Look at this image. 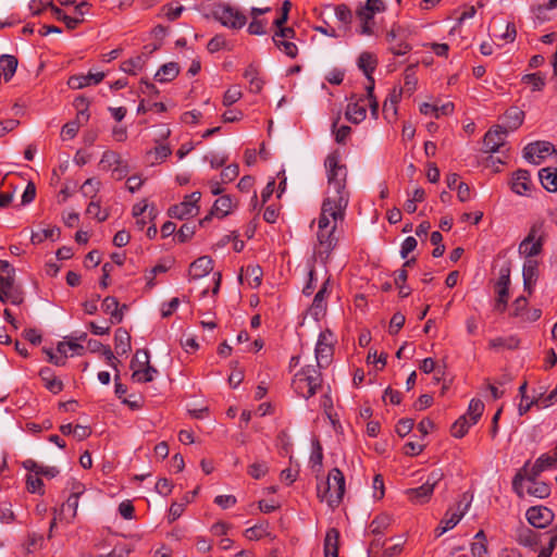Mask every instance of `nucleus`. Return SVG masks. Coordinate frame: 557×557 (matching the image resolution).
<instances>
[{"label":"nucleus","instance_id":"obj_18","mask_svg":"<svg viewBox=\"0 0 557 557\" xmlns=\"http://www.w3.org/2000/svg\"><path fill=\"white\" fill-rule=\"evenodd\" d=\"M336 227L337 223L333 222L331 227L318 228L317 238L320 246V253L330 255V252L336 247L337 239L334 236Z\"/></svg>","mask_w":557,"mask_h":557},{"label":"nucleus","instance_id":"obj_41","mask_svg":"<svg viewBox=\"0 0 557 557\" xmlns=\"http://www.w3.org/2000/svg\"><path fill=\"white\" fill-rule=\"evenodd\" d=\"M471 421L467 418V416H461L453 425L450 429L451 435L457 438L463 437L470 425H472Z\"/></svg>","mask_w":557,"mask_h":557},{"label":"nucleus","instance_id":"obj_9","mask_svg":"<svg viewBox=\"0 0 557 557\" xmlns=\"http://www.w3.org/2000/svg\"><path fill=\"white\" fill-rule=\"evenodd\" d=\"M200 198L201 194L199 191L187 195L181 203L170 207L168 211L169 216L183 220L197 214L199 211L197 203Z\"/></svg>","mask_w":557,"mask_h":557},{"label":"nucleus","instance_id":"obj_60","mask_svg":"<svg viewBox=\"0 0 557 557\" xmlns=\"http://www.w3.org/2000/svg\"><path fill=\"white\" fill-rule=\"evenodd\" d=\"M100 182L96 178H88L85 181V183L82 186V193L86 197L94 198L96 193L98 191Z\"/></svg>","mask_w":557,"mask_h":557},{"label":"nucleus","instance_id":"obj_31","mask_svg":"<svg viewBox=\"0 0 557 557\" xmlns=\"http://www.w3.org/2000/svg\"><path fill=\"white\" fill-rule=\"evenodd\" d=\"M377 64L376 58L370 52H362L358 58V67L364 73L368 81H372V73Z\"/></svg>","mask_w":557,"mask_h":557},{"label":"nucleus","instance_id":"obj_6","mask_svg":"<svg viewBox=\"0 0 557 557\" xmlns=\"http://www.w3.org/2000/svg\"><path fill=\"white\" fill-rule=\"evenodd\" d=\"M347 205L342 203L341 200L334 201L331 199H323L321 206L320 216L318 219V228L331 227L333 222L343 221L346 214Z\"/></svg>","mask_w":557,"mask_h":557},{"label":"nucleus","instance_id":"obj_24","mask_svg":"<svg viewBox=\"0 0 557 557\" xmlns=\"http://www.w3.org/2000/svg\"><path fill=\"white\" fill-rule=\"evenodd\" d=\"M509 286L510 265L509 263H506L499 269V276L495 284L497 296L500 297V302H504V298H509Z\"/></svg>","mask_w":557,"mask_h":557},{"label":"nucleus","instance_id":"obj_48","mask_svg":"<svg viewBox=\"0 0 557 557\" xmlns=\"http://www.w3.org/2000/svg\"><path fill=\"white\" fill-rule=\"evenodd\" d=\"M484 411V404L480 399H472L469 404L467 418L469 417L471 423L475 424Z\"/></svg>","mask_w":557,"mask_h":557},{"label":"nucleus","instance_id":"obj_58","mask_svg":"<svg viewBox=\"0 0 557 557\" xmlns=\"http://www.w3.org/2000/svg\"><path fill=\"white\" fill-rule=\"evenodd\" d=\"M246 275L251 278L250 285L258 287L261 284L262 269L259 265H249L246 269Z\"/></svg>","mask_w":557,"mask_h":557},{"label":"nucleus","instance_id":"obj_15","mask_svg":"<svg viewBox=\"0 0 557 557\" xmlns=\"http://www.w3.org/2000/svg\"><path fill=\"white\" fill-rule=\"evenodd\" d=\"M404 30L400 27H393L386 34V40L389 44L388 50L394 55H404L411 50V46L405 40Z\"/></svg>","mask_w":557,"mask_h":557},{"label":"nucleus","instance_id":"obj_38","mask_svg":"<svg viewBox=\"0 0 557 557\" xmlns=\"http://www.w3.org/2000/svg\"><path fill=\"white\" fill-rule=\"evenodd\" d=\"M527 493L537 498H545L550 494V487L545 482L535 481L529 483V486L527 487Z\"/></svg>","mask_w":557,"mask_h":557},{"label":"nucleus","instance_id":"obj_1","mask_svg":"<svg viewBox=\"0 0 557 557\" xmlns=\"http://www.w3.org/2000/svg\"><path fill=\"white\" fill-rule=\"evenodd\" d=\"M327 176V188L325 198L334 201L341 200L342 203H349L350 194L347 188V168L341 163V157L337 151L330 153L324 161Z\"/></svg>","mask_w":557,"mask_h":557},{"label":"nucleus","instance_id":"obj_36","mask_svg":"<svg viewBox=\"0 0 557 557\" xmlns=\"http://www.w3.org/2000/svg\"><path fill=\"white\" fill-rule=\"evenodd\" d=\"M392 523L391 516L386 513H381L376 516L370 523L369 529L370 532L374 535H382L388 529Z\"/></svg>","mask_w":557,"mask_h":557},{"label":"nucleus","instance_id":"obj_2","mask_svg":"<svg viewBox=\"0 0 557 557\" xmlns=\"http://www.w3.org/2000/svg\"><path fill=\"white\" fill-rule=\"evenodd\" d=\"M345 494V476L338 468H333L327 475L326 481L321 482L317 486V495L321 502L335 508L337 507Z\"/></svg>","mask_w":557,"mask_h":557},{"label":"nucleus","instance_id":"obj_45","mask_svg":"<svg viewBox=\"0 0 557 557\" xmlns=\"http://www.w3.org/2000/svg\"><path fill=\"white\" fill-rule=\"evenodd\" d=\"M51 12L57 20L64 22L69 29H75L83 22L81 18L66 15L60 8L55 5L52 7Z\"/></svg>","mask_w":557,"mask_h":557},{"label":"nucleus","instance_id":"obj_10","mask_svg":"<svg viewBox=\"0 0 557 557\" xmlns=\"http://www.w3.org/2000/svg\"><path fill=\"white\" fill-rule=\"evenodd\" d=\"M333 351V334L329 330L321 332L315 346L317 367L326 368L332 361Z\"/></svg>","mask_w":557,"mask_h":557},{"label":"nucleus","instance_id":"obj_51","mask_svg":"<svg viewBox=\"0 0 557 557\" xmlns=\"http://www.w3.org/2000/svg\"><path fill=\"white\" fill-rule=\"evenodd\" d=\"M269 471V467L265 461H256L248 467V474L258 480L264 476Z\"/></svg>","mask_w":557,"mask_h":557},{"label":"nucleus","instance_id":"obj_59","mask_svg":"<svg viewBox=\"0 0 557 557\" xmlns=\"http://www.w3.org/2000/svg\"><path fill=\"white\" fill-rule=\"evenodd\" d=\"M335 15L338 21L348 25L351 23L352 13L351 10L346 4H339L335 8Z\"/></svg>","mask_w":557,"mask_h":557},{"label":"nucleus","instance_id":"obj_25","mask_svg":"<svg viewBox=\"0 0 557 557\" xmlns=\"http://www.w3.org/2000/svg\"><path fill=\"white\" fill-rule=\"evenodd\" d=\"M363 102L364 100L360 99V101L350 102L347 104L345 115L348 121L358 124L366 119L367 109Z\"/></svg>","mask_w":557,"mask_h":557},{"label":"nucleus","instance_id":"obj_50","mask_svg":"<svg viewBox=\"0 0 557 557\" xmlns=\"http://www.w3.org/2000/svg\"><path fill=\"white\" fill-rule=\"evenodd\" d=\"M268 534V524H256L245 531L246 539L250 541L260 540Z\"/></svg>","mask_w":557,"mask_h":557},{"label":"nucleus","instance_id":"obj_55","mask_svg":"<svg viewBox=\"0 0 557 557\" xmlns=\"http://www.w3.org/2000/svg\"><path fill=\"white\" fill-rule=\"evenodd\" d=\"M196 225L194 223H184L178 230L176 237L180 243L189 240L195 234Z\"/></svg>","mask_w":557,"mask_h":557},{"label":"nucleus","instance_id":"obj_40","mask_svg":"<svg viewBox=\"0 0 557 557\" xmlns=\"http://www.w3.org/2000/svg\"><path fill=\"white\" fill-rule=\"evenodd\" d=\"M61 231L59 227H49L45 228L41 232H36L32 234V243L33 244H40L45 239H57L60 237Z\"/></svg>","mask_w":557,"mask_h":557},{"label":"nucleus","instance_id":"obj_32","mask_svg":"<svg viewBox=\"0 0 557 557\" xmlns=\"http://www.w3.org/2000/svg\"><path fill=\"white\" fill-rule=\"evenodd\" d=\"M543 187L548 191H557V168H544L539 172Z\"/></svg>","mask_w":557,"mask_h":557},{"label":"nucleus","instance_id":"obj_62","mask_svg":"<svg viewBox=\"0 0 557 557\" xmlns=\"http://www.w3.org/2000/svg\"><path fill=\"white\" fill-rule=\"evenodd\" d=\"M52 0H32L29 3V10L34 15L40 14L44 9L50 8L52 10L53 7Z\"/></svg>","mask_w":557,"mask_h":557},{"label":"nucleus","instance_id":"obj_19","mask_svg":"<svg viewBox=\"0 0 557 557\" xmlns=\"http://www.w3.org/2000/svg\"><path fill=\"white\" fill-rule=\"evenodd\" d=\"M102 310L104 313L110 315V321L112 324H117L123 321L124 310H127L126 305L120 306L117 299L112 296H108L102 301Z\"/></svg>","mask_w":557,"mask_h":557},{"label":"nucleus","instance_id":"obj_63","mask_svg":"<svg viewBox=\"0 0 557 557\" xmlns=\"http://www.w3.org/2000/svg\"><path fill=\"white\" fill-rule=\"evenodd\" d=\"M265 26V20L252 18L248 25V32L251 35H264L267 33Z\"/></svg>","mask_w":557,"mask_h":557},{"label":"nucleus","instance_id":"obj_23","mask_svg":"<svg viewBox=\"0 0 557 557\" xmlns=\"http://www.w3.org/2000/svg\"><path fill=\"white\" fill-rule=\"evenodd\" d=\"M103 72H98L96 74L89 73L87 75H73L69 78L67 85L72 89H81L90 85H97L104 78Z\"/></svg>","mask_w":557,"mask_h":557},{"label":"nucleus","instance_id":"obj_42","mask_svg":"<svg viewBox=\"0 0 557 557\" xmlns=\"http://www.w3.org/2000/svg\"><path fill=\"white\" fill-rule=\"evenodd\" d=\"M517 541L523 546H533L537 544V534L527 527H522L518 530Z\"/></svg>","mask_w":557,"mask_h":557},{"label":"nucleus","instance_id":"obj_64","mask_svg":"<svg viewBox=\"0 0 557 557\" xmlns=\"http://www.w3.org/2000/svg\"><path fill=\"white\" fill-rule=\"evenodd\" d=\"M414 425V422L412 419H401L398 421L397 425H396V433L404 437L406 436L407 434H409L412 430Z\"/></svg>","mask_w":557,"mask_h":557},{"label":"nucleus","instance_id":"obj_16","mask_svg":"<svg viewBox=\"0 0 557 557\" xmlns=\"http://www.w3.org/2000/svg\"><path fill=\"white\" fill-rule=\"evenodd\" d=\"M555 151L554 145L549 141H535L527 145L523 149V157L534 164H539L540 161L535 160V157L539 159H544L547 154Z\"/></svg>","mask_w":557,"mask_h":557},{"label":"nucleus","instance_id":"obj_30","mask_svg":"<svg viewBox=\"0 0 557 557\" xmlns=\"http://www.w3.org/2000/svg\"><path fill=\"white\" fill-rule=\"evenodd\" d=\"M17 59L11 54L0 57V72L5 82H9L16 72Z\"/></svg>","mask_w":557,"mask_h":557},{"label":"nucleus","instance_id":"obj_8","mask_svg":"<svg viewBox=\"0 0 557 557\" xmlns=\"http://www.w3.org/2000/svg\"><path fill=\"white\" fill-rule=\"evenodd\" d=\"M214 16L223 26L234 29L242 28L247 22L246 16L228 3L216 4Z\"/></svg>","mask_w":557,"mask_h":557},{"label":"nucleus","instance_id":"obj_26","mask_svg":"<svg viewBox=\"0 0 557 557\" xmlns=\"http://www.w3.org/2000/svg\"><path fill=\"white\" fill-rule=\"evenodd\" d=\"M39 376L45 383V387L53 394H58L63 389V383L55 377L51 368L45 367L40 370Z\"/></svg>","mask_w":557,"mask_h":557},{"label":"nucleus","instance_id":"obj_34","mask_svg":"<svg viewBox=\"0 0 557 557\" xmlns=\"http://www.w3.org/2000/svg\"><path fill=\"white\" fill-rule=\"evenodd\" d=\"M244 77L248 81L251 92L258 94L262 90L264 82L259 77V71L255 65L247 66Z\"/></svg>","mask_w":557,"mask_h":557},{"label":"nucleus","instance_id":"obj_61","mask_svg":"<svg viewBox=\"0 0 557 557\" xmlns=\"http://www.w3.org/2000/svg\"><path fill=\"white\" fill-rule=\"evenodd\" d=\"M111 171H112V177L116 181H121L127 176V174L129 172V168H128V164L124 160H121L117 164H115V166H113L111 169Z\"/></svg>","mask_w":557,"mask_h":557},{"label":"nucleus","instance_id":"obj_47","mask_svg":"<svg viewBox=\"0 0 557 557\" xmlns=\"http://www.w3.org/2000/svg\"><path fill=\"white\" fill-rule=\"evenodd\" d=\"M521 81L530 85L533 91L542 90L545 86V77L541 73L525 74L522 76Z\"/></svg>","mask_w":557,"mask_h":557},{"label":"nucleus","instance_id":"obj_28","mask_svg":"<svg viewBox=\"0 0 557 557\" xmlns=\"http://www.w3.org/2000/svg\"><path fill=\"white\" fill-rule=\"evenodd\" d=\"M329 280H326L323 285L321 286V288L319 289V292L315 294L314 298H313V301H312V306L310 308V312L311 314L315 318V319H319V317L324 312L325 310V295L327 293V285H329Z\"/></svg>","mask_w":557,"mask_h":557},{"label":"nucleus","instance_id":"obj_13","mask_svg":"<svg viewBox=\"0 0 557 557\" xmlns=\"http://www.w3.org/2000/svg\"><path fill=\"white\" fill-rule=\"evenodd\" d=\"M525 516L529 523L537 529L546 528L554 519V512L544 506L529 508Z\"/></svg>","mask_w":557,"mask_h":557},{"label":"nucleus","instance_id":"obj_57","mask_svg":"<svg viewBox=\"0 0 557 557\" xmlns=\"http://www.w3.org/2000/svg\"><path fill=\"white\" fill-rule=\"evenodd\" d=\"M150 364L149 363V354L147 350H137L133 357V360L131 361V369L137 370L136 367H146Z\"/></svg>","mask_w":557,"mask_h":557},{"label":"nucleus","instance_id":"obj_49","mask_svg":"<svg viewBox=\"0 0 557 557\" xmlns=\"http://www.w3.org/2000/svg\"><path fill=\"white\" fill-rule=\"evenodd\" d=\"M273 41H274L275 46L278 49L283 50L287 57H289L292 59L297 57L298 48L294 42L287 41L284 39H277L276 37H273Z\"/></svg>","mask_w":557,"mask_h":557},{"label":"nucleus","instance_id":"obj_14","mask_svg":"<svg viewBox=\"0 0 557 557\" xmlns=\"http://www.w3.org/2000/svg\"><path fill=\"white\" fill-rule=\"evenodd\" d=\"M507 128L502 125L493 126L483 138L485 152H496L505 144Z\"/></svg>","mask_w":557,"mask_h":557},{"label":"nucleus","instance_id":"obj_17","mask_svg":"<svg viewBox=\"0 0 557 557\" xmlns=\"http://www.w3.org/2000/svg\"><path fill=\"white\" fill-rule=\"evenodd\" d=\"M235 206L236 205L230 195H222L214 201L211 212L199 221V225H205V223L209 222L211 220V215H216L218 218L226 216L232 212Z\"/></svg>","mask_w":557,"mask_h":557},{"label":"nucleus","instance_id":"obj_21","mask_svg":"<svg viewBox=\"0 0 557 557\" xmlns=\"http://www.w3.org/2000/svg\"><path fill=\"white\" fill-rule=\"evenodd\" d=\"M212 270L213 260L209 256H202L189 265L188 275L190 280H198L209 274Z\"/></svg>","mask_w":557,"mask_h":557},{"label":"nucleus","instance_id":"obj_54","mask_svg":"<svg viewBox=\"0 0 557 557\" xmlns=\"http://www.w3.org/2000/svg\"><path fill=\"white\" fill-rule=\"evenodd\" d=\"M239 174L238 164H230L223 169L221 172V182L224 184L233 182Z\"/></svg>","mask_w":557,"mask_h":557},{"label":"nucleus","instance_id":"obj_27","mask_svg":"<svg viewBox=\"0 0 557 557\" xmlns=\"http://www.w3.org/2000/svg\"><path fill=\"white\" fill-rule=\"evenodd\" d=\"M339 532L332 528L327 531L324 540V557H338Z\"/></svg>","mask_w":557,"mask_h":557},{"label":"nucleus","instance_id":"obj_46","mask_svg":"<svg viewBox=\"0 0 557 557\" xmlns=\"http://www.w3.org/2000/svg\"><path fill=\"white\" fill-rule=\"evenodd\" d=\"M122 160L121 156L113 151L107 150L103 152L99 165L102 170H111L115 164H117Z\"/></svg>","mask_w":557,"mask_h":557},{"label":"nucleus","instance_id":"obj_35","mask_svg":"<svg viewBox=\"0 0 557 557\" xmlns=\"http://www.w3.org/2000/svg\"><path fill=\"white\" fill-rule=\"evenodd\" d=\"M504 117L506 120V127L515 131L522 125L524 112L518 107H511L505 112Z\"/></svg>","mask_w":557,"mask_h":557},{"label":"nucleus","instance_id":"obj_33","mask_svg":"<svg viewBox=\"0 0 557 557\" xmlns=\"http://www.w3.org/2000/svg\"><path fill=\"white\" fill-rule=\"evenodd\" d=\"M180 73V66L175 62L163 64L154 75V78L160 83H168L173 81Z\"/></svg>","mask_w":557,"mask_h":557},{"label":"nucleus","instance_id":"obj_11","mask_svg":"<svg viewBox=\"0 0 557 557\" xmlns=\"http://www.w3.org/2000/svg\"><path fill=\"white\" fill-rule=\"evenodd\" d=\"M0 301L18 305L23 301L22 293L15 285L14 275H0Z\"/></svg>","mask_w":557,"mask_h":557},{"label":"nucleus","instance_id":"obj_29","mask_svg":"<svg viewBox=\"0 0 557 557\" xmlns=\"http://www.w3.org/2000/svg\"><path fill=\"white\" fill-rule=\"evenodd\" d=\"M114 348H115V351H116L117 355H125L132 348V346H131V335L123 327H119L115 331V334H114Z\"/></svg>","mask_w":557,"mask_h":557},{"label":"nucleus","instance_id":"obj_43","mask_svg":"<svg viewBox=\"0 0 557 557\" xmlns=\"http://www.w3.org/2000/svg\"><path fill=\"white\" fill-rule=\"evenodd\" d=\"M535 462L543 471L555 468L557 465V446L550 453L541 455Z\"/></svg>","mask_w":557,"mask_h":557},{"label":"nucleus","instance_id":"obj_4","mask_svg":"<svg viewBox=\"0 0 557 557\" xmlns=\"http://www.w3.org/2000/svg\"><path fill=\"white\" fill-rule=\"evenodd\" d=\"M544 238V223H534L525 238L519 245V255L524 257L525 260H534L533 257L540 255L543 250Z\"/></svg>","mask_w":557,"mask_h":557},{"label":"nucleus","instance_id":"obj_3","mask_svg":"<svg viewBox=\"0 0 557 557\" xmlns=\"http://www.w3.org/2000/svg\"><path fill=\"white\" fill-rule=\"evenodd\" d=\"M319 369L314 366H306L295 374L292 384L299 396L309 399L321 387L322 375Z\"/></svg>","mask_w":557,"mask_h":557},{"label":"nucleus","instance_id":"obj_37","mask_svg":"<svg viewBox=\"0 0 557 557\" xmlns=\"http://www.w3.org/2000/svg\"><path fill=\"white\" fill-rule=\"evenodd\" d=\"M519 346V339L515 336L509 337H495L490 339L488 347L491 349H499V348H507V349H516Z\"/></svg>","mask_w":557,"mask_h":557},{"label":"nucleus","instance_id":"obj_52","mask_svg":"<svg viewBox=\"0 0 557 557\" xmlns=\"http://www.w3.org/2000/svg\"><path fill=\"white\" fill-rule=\"evenodd\" d=\"M243 94L238 86L230 87L223 96V106L230 107L242 98Z\"/></svg>","mask_w":557,"mask_h":557},{"label":"nucleus","instance_id":"obj_20","mask_svg":"<svg viewBox=\"0 0 557 557\" xmlns=\"http://www.w3.org/2000/svg\"><path fill=\"white\" fill-rule=\"evenodd\" d=\"M522 276L524 290L531 295L539 278V262L536 260H525Z\"/></svg>","mask_w":557,"mask_h":557},{"label":"nucleus","instance_id":"obj_5","mask_svg":"<svg viewBox=\"0 0 557 557\" xmlns=\"http://www.w3.org/2000/svg\"><path fill=\"white\" fill-rule=\"evenodd\" d=\"M472 502V495L469 493H463L461 495L460 502L457 505V510L451 512L450 509H448L444 516V518L441 520L438 527L435 529V536L440 537L447 531L454 529L459 521L462 519L465 513L469 510Z\"/></svg>","mask_w":557,"mask_h":557},{"label":"nucleus","instance_id":"obj_44","mask_svg":"<svg viewBox=\"0 0 557 557\" xmlns=\"http://www.w3.org/2000/svg\"><path fill=\"white\" fill-rule=\"evenodd\" d=\"M157 369L150 364L146 366L143 370H134L132 373V380L139 383L151 382L153 374L157 373Z\"/></svg>","mask_w":557,"mask_h":557},{"label":"nucleus","instance_id":"obj_53","mask_svg":"<svg viewBox=\"0 0 557 557\" xmlns=\"http://www.w3.org/2000/svg\"><path fill=\"white\" fill-rule=\"evenodd\" d=\"M86 213L90 216L96 218L99 222H103L108 219L109 213L102 212L99 201H90L86 209Z\"/></svg>","mask_w":557,"mask_h":557},{"label":"nucleus","instance_id":"obj_22","mask_svg":"<svg viewBox=\"0 0 557 557\" xmlns=\"http://www.w3.org/2000/svg\"><path fill=\"white\" fill-rule=\"evenodd\" d=\"M531 186L532 182L529 171L520 169L513 173L510 182V187L513 193L517 195H525L530 191Z\"/></svg>","mask_w":557,"mask_h":557},{"label":"nucleus","instance_id":"obj_56","mask_svg":"<svg viewBox=\"0 0 557 557\" xmlns=\"http://www.w3.org/2000/svg\"><path fill=\"white\" fill-rule=\"evenodd\" d=\"M26 487L29 493H39L41 495L45 493L44 482L39 475H28L26 480Z\"/></svg>","mask_w":557,"mask_h":557},{"label":"nucleus","instance_id":"obj_39","mask_svg":"<svg viewBox=\"0 0 557 557\" xmlns=\"http://www.w3.org/2000/svg\"><path fill=\"white\" fill-rule=\"evenodd\" d=\"M144 64L145 58L143 55H137L122 62L121 70L129 75H136L137 72L143 69Z\"/></svg>","mask_w":557,"mask_h":557},{"label":"nucleus","instance_id":"obj_12","mask_svg":"<svg viewBox=\"0 0 557 557\" xmlns=\"http://www.w3.org/2000/svg\"><path fill=\"white\" fill-rule=\"evenodd\" d=\"M529 462L515 475L512 480V488L519 497L523 496L522 482L527 480L529 483L537 481V478L543 472L536 462L529 469Z\"/></svg>","mask_w":557,"mask_h":557},{"label":"nucleus","instance_id":"obj_7","mask_svg":"<svg viewBox=\"0 0 557 557\" xmlns=\"http://www.w3.org/2000/svg\"><path fill=\"white\" fill-rule=\"evenodd\" d=\"M444 474L441 470L432 471L426 481L419 487L408 488L406 495L408 499L418 505H422L429 502L431 498L434 487L443 479Z\"/></svg>","mask_w":557,"mask_h":557}]
</instances>
